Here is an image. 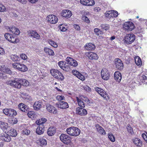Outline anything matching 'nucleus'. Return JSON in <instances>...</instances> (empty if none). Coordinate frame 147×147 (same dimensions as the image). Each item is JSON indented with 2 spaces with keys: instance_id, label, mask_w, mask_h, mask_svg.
<instances>
[{
  "instance_id": "nucleus-1",
  "label": "nucleus",
  "mask_w": 147,
  "mask_h": 147,
  "mask_svg": "<svg viewBox=\"0 0 147 147\" xmlns=\"http://www.w3.org/2000/svg\"><path fill=\"white\" fill-rule=\"evenodd\" d=\"M7 132V134H2L0 135V139L3 141L8 142H10L11 140L10 136L15 137L17 135V133L16 130L9 128Z\"/></svg>"
},
{
  "instance_id": "nucleus-2",
  "label": "nucleus",
  "mask_w": 147,
  "mask_h": 147,
  "mask_svg": "<svg viewBox=\"0 0 147 147\" xmlns=\"http://www.w3.org/2000/svg\"><path fill=\"white\" fill-rule=\"evenodd\" d=\"M66 131L67 133L70 136H77L80 134V130L78 127H71L67 128Z\"/></svg>"
},
{
  "instance_id": "nucleus-3",
  "label": "nucleus",
  "mask_w": 147,
  "mask_h": 147,
  "mask_svg": "<svg viewBox=\"0 0 147 147\" xmlns=\"http://www.w3.org/2000/svg\"><path fill=\"white\" fill-rule=\"evenodd\" d=\"M50 73L54 77L58 79L63 80L64 78L63 75L57 69H51Z\"/></svg>"
},
{
  "instance_id": "nucleus-4",
  "label": "nucleus",
  "mask_w": 147,
  "mask_h": 147,
  "mask_svg": "<svg viewBox=\"0 0 147 147\" xmlns=\"http://www.w3.org/2000/svg\"><path fill=\"white\" fill-rule=\"evenodd\" d=\"M13 67L18 70L23 72L28 70L27 67L25 65L19 63H15L12 64Z\"/></svg>"
},
{
  "instance_id": "nucleus-5",
  "label": "nucleus",
  "mask_w": 147,
  "mask_h": 147,
  "mask_svg": "<svg viewBox=\"0 0 147 147\" xmlns=\"http://www.w3.org/2000/svg\"><path fill=\"white\" fill-rule=\"evenodd\" d=\"M4 36L5 38L8 41L13 43H17L19 42V40L14 35L9 33H6Z\"/></svg>"
},
{
  "instance_id": "nucleus-6",
  "label": "nucleus",
  "mask_w": 147,
  "mask_h": 147,
  "mask_svg": "<svg viewBox=\"0 0 147 147\" xmlns=\"http://www.w3.org/2000/svg\"><path fill=\"white\" fill-rule=\"evenodd\" d=\"M135 39V35L132 33L127 34L124 38L125 42L127 45L132 43Z\"/></svg>"
},
{
  "instance_id": "nucleus-7",
  "label": "nucleus",
  "mask_w": 147,
  "mask_h": 147,
  "mask_svg": "<svg viewBox=\"0 0 147 147\" xmlns=\"http://www.w3.org/2000/svg\"><path fill=\"white\" fill-rule=\"evenodd\" d=\"M20 79H16L15 80L9 81L7 82V84L17 88H21Z\"/></svg>"
},
{
  "instance_id": "nucleus-8",
  "label": "nucleus",
  "mask_w": 147,
  "mask_h": 147,
  "mask_svg": "<svg viewBox=\"0 0 147 147\" xmlns=\"http://www.w3.org/2000/svg\"><path fill=\"white\" fill-rule=\"evenodd\" d=\"M123 27L125 30L128 31H131L134 29L135 26L134 24L132 22H127L124 23Z\"/></svg>"
},
{
  "instance_id": "nucleus-9",
  "label": "nucleus",
  "mask_w": 147,
  "mask_h": 147,
  "mask_svg": "<svg viewBox=\"0 0 147 147\" xmlns=\"http://www.w3.org/2000/svg\"><path fill=\"white\" fill-rule=\"evenodd\" d=\"M46 20L49 23L55 24L57 23L58 19L56 16L53 15H50L47 16Z\"/></svg>"
},
{
  "instance_id": "nucleus-10",
  "label": "nucleus",
  "mask_w": 147,
  "mask_h": 147,
  "mask_svg": "<svg viewBox=\"0 0 147 147\" xmlns=\"http://www.w3.org/2000/svg\"><path fill=\"white\" fill-rule=\"evenodd\" d=\"M61 140L64 144H68L71 141L70 137L69 136L64 134H62L60 136Z\"/></svg>"
},
{
  "instance_id": "nucleus-11",
  "label": "nucleus",
  "mask_w": 147,
  "mask_h": 147,
  "mask_svg": "<svg viewBox=\"0 0 147 147\" xmlns=\"http://www.w3.org/2000/svg\"><path fill=\"white\" fill-rule=\"evenodd\" d=\"M3 111L5 114L8 116H14L17 114L15 110L10 109H3Z\"/></svg>"
},
{
  "instance_id": "nucleus-12",
  "label": "nucleus",
  "mask_w": 147,
  "mask_h": 147,
  "mask_svg": "<svg viewBox=\"0 0 147 147\" xmlns=\"http://www.w3.org/2000/svg\"><path fill=\"white\" fill-rule=\"evenodd\" d=\"M95 90L104 99L107 100L109 99L107 94L101 88L98 87H96L95 88Z\"/></svg>"
},
{
  "instance_id": "nucleus-13",
  "label": "nucleus",
  "mask_w": 147,
  "mask_h": 147,
  "mask_svg": "<svg viewBox=\"0 0 147 147\" xmlns=\"http://www.w3.org/2000/svg\"><path fill=\"white\" fill-rule=\"evenodd\" d=\"M85 54L86 56L90 60H97L99 58L96 53L93 52H86Z\"/></svg>"
},
{
  "instance_id": "nucleus-14",
  "label": "nucleus",
  "mask_w": 147,
  "mask_h": 147,
  "mask_svg": "<svg viewBox=\"0 0 147 147\" xmlns=\"http://www.w3.org/2000/svg\"><path fill=\"white\" fill-rule=\"evenodd\" d=\"M27 35L30 38H33L37 40H39L40 38L39 34L35 30H30L27 32Z\"/></svg>"
},
{
  "instance_id": "nucleus-15",
  "label": "nucleus",
  "mask_w": 147,
  "mask_h": 147,
  "mask_svg": "<svg viewBox=\"0 0 147 147\" xmlns=\"http://www.w3.org/2000/svg\"><path fill=\"white\" fill-rule=\"evenodd\" d=\"M115 64L116 68L118 69L121 70L124 67L123 63L121 59L116 58L115 61Z\"/></svg>"
},
{
  "instance_id": "nucleus-16",
  "label": "nucleus",
  "mask_w": 147,
  "mask_h": 147,
  "mask_svg": "<svg viewBox=\"0 0 147 147\" xmlns=\"http://www.w3.org/2000/svg\"><path fill=\"white\" fill-rule=\"evenodd\" d=\"M118 15L117 12L114 10L109 11H106L105 13V16L109 19L116 17Z\"/></svg>"
},
{
  "instance_id": "nucleus-17",
  "label": "nucleus",
  "mask_w": 147,
  "mask_h": 147,
  "mask_svg": "<svg viewBox=\"0 0 147 147\" xmlns=\"http://www.w3.org/2000/svg\"><path fill=\"white\" fill-rule=\"evenodd\" d=\"M101 75L102 78L105 80H107L110 77V74L108 71L105 68H103L102 69Z\"/></svg>"
},
{
  "instance_id": "nucleus-18",
  "label": "nucleus",
  "mask_w": 147,
  "mask_h": 147,
  "mask_svg": "<svg viewBox=\"0 0 147 147\" xmlns=\"http://www.w3.org/2000/svg\"><path fill=\"white\" fill-rule=\"evenodd\" d=\"M76 113L81 116H85L87 114L86 110L83 108L78 107L76 109Z\"/></svg>"
},
{
  "instance_id": "nucleus-19",
  "label": "nucleus",
  "mask_w": 147,
  "mask_h": 147,
  "mask_svg": "<svg viewBox=\"0 0 147 147\" xmlns=\"http://www.w3.org/2000/svg\"><path fill=\"white\" fill-rule=\"evenodd\" d=\"M66 61L71 65L76 67L78 65L77 61L69 57H68L66 59Z\"/></svg>"
},
{
  "instance_id": "nucleus-20",
  "label": "nucleus",
  "mask_w": 147,
  "mask_h": 147,
  "mask_svg": "<svg viewBox=\"0 0 147 147\" xmlns=\"http://www.w3.org/2000/svg\"><path fill=\"white\" fill-rule=\"evenodd\" d=\"M46 109L49 112L55 114L57 113V110L53 106L47 103L46 105Z\"/></svg>"
},
{
  "instance_id": "nucleus-21",
  "label": "nucleus",
  "mask_w": 147,
  "mask_h": 147,
  "mask_svg": "<svg viewBox=\"0 0 147 147\" xmlns=\"http://www.w3.org/2000/svg\"><path fill=\"white\" fill-rule=\"evenodd\" d=\"M72 13L71 11L68 9L63 10L61 13V16L66 18H70L72 16Z\"/></svg>"
},
{
  "instance_id": "nucleus-22",
  "label": "nucleus",
  "mask_w": 147,
  "mask_h": 147,
  "mask_svg": "<svg viewBox=\"0 0 147 147\" xmlns=\"http://www.w3.org/2000/svg\"><path fill=\"white\" fill-rule=\"evenodd\" d=\"M72 72L73 75L76 76L80 80L84 81L85 80V78L84 76L78 71L76 70H73L72 71Z\"/></svg>"
},
{
  "instance_id": "nucleus-23",
  "label": "nucleus",
  "mask_w": 147,
  "mask_h": 147,
  "mask_svg": "<svg viewBox=\"0 0 147 147\" xmlns=\"http://www.w3.org/2000/svg\"><path fill=\"white\" fill-rule=\"evenodd\" d=\"M57 106L59 108L63 109H67L69 107L68 103L63 101H60L57 104Z\"/></svg>"
},
{
  "instance_id": "nucleus-24",
  "label": "nucleus",
  "mask_w": 147,
  "mask_h": 147,
  "mask_svg": "<svg viewBox=\"0 0 147 147\" xmlns=\"http://www.w3.org/2000/svg\"><path fill=\"white\" fill-rule=\"evenodd\" d=\"M114 77L115 80L118 82L121 81L122 79V76L121 73L119 71H116L114 74Z\"/></svg>"
},
{
  "instance_id": "nucleus-25",
  "label": "nucleus",
  "mask_w": 147,
  "mask_h": 147,
  "mask_svg": "<svg viewBox=\"0 0 147 147\" xmlns=\"http://www.w3.org/2000/svg\"><path fill=\"white\" fill-rule=\"evenodd\" d=\"M132 141L135 145L137 146L140 147L142 146V142L141 140L138 138H133Z\"/></svg>"
},
{
  "instance_id": "nucleus-26",
  "label": "nucleus",
  "mask_w": 147,
  "mask_h": 147,
  "mask_svg": "<svg viewBox=\"0 0 147 147\" xmlns=\"http://www.w3.org/2000/svg\"><path fill=\"white\" fill-rule=\"evenodd\" d=\"M84 48L87 50H94L95 48V46L92 43H88L86 44Z\"/></svg>"
},
{
  "instance_id": "nucleus-27",
  "label": "nucleus",
  "mask_w": 147,
  "mask_h": 147,
  "mask_svg": "<svg viewBox=\"0 0 147 147\" xmlns=\"http://www.w3.org/2000/svg\"><path fill=\"white\" fill-rule=\"evenodd\" d=\"M95 127L97 131L101 134L102 135L105 134L106 132L105 130L99 125L98 124H96L95 126Z\"/></svg>"
},
{
  "instance_id": "nucleus-28",
  "label": "nucleus",
  "mask_w": 147,
  "mask_h": 147,
  "mask_svg": "<svg viewBox=\"0 0 147 147\" xmlns=\"http://www.w3.org/2000/svg\"><path fill=\"white\" fill-rule=\"evenodd\" d=\"M56 129L53 127H50L48 129L47 133L49 136H52L54 135L56 132Z\"/></svg>"
},
{
  "instance_id": "nucleus-29",
  "label": "nucleus",
  "mask_w": 147,
  "mask_h": 147,
  "mask_svg": "<svg viewBox=\"0 0 147 147\" xmlns=\"http://www.w3.org/2000/svg\"><path fill=\"white\" fill-rule=\"evenodd\" d=\"M10 32L16 35H18L20 33V31L18 29L15 27H12L9 28Z\"/></svg>"
},
{
  "instance_id": "nucleus-30",
  "label": "nucleus",
  "mask_w": 147,
  "mask_h": 147,
  "mask_svg": "<svg viewBox=\"0 0 147 147\" xmlns=\"http://www.w3.org/2000/svg\"><path fill=\"white\" fill-rule=\"evenodd\" d=\"M44 127L43 125L39 126L36 129V133L39 135L43 134L44 131Z\"/></svg>"
},
{
  "instance_id": "nucleus-31",
  "label": "nucleus",
  "mask_w": 147,
  "mask_h": 147,
  "mask_svg": "<svg viewBox=\"0 0 147 147\" xmlns=\"http://www.w3.org/2000/svg\"><path fill=\"white\" fill-rule=\"evenodd\" d=\"M28 116L32 119H35L37 118L38 114L33 111H29L27 113Z\"/></svg>"
},
{
  "instance_id": "nucleus-32",
  "label": "nucleus",
  "mask_w": 147,
  "mask_h": 147,
  "mask_svg": "<svg viewBox=\"0 0 147 147\" xmlns=\"http://www.w3.org/2000/svg\"><path fill=\"white\" fill-rule=\"evenodd\" d=\"M42 106V102L40 101L35 102L33 105L34 109L36 110H39Z\"/></svg>"
},
{
  "instance_id": "nucleus-33",
  "label": "nucleus",
  "mask_w": 147,
  "mask_h": 147,
  "mask_svg": "<svg viewBox=\"0 0 147 147\" xmlns=\"http://www.w3.org/2000/svg\"><path fill=\"white\" fill-rule=\"evenodd\" d=\"M81 98V96L79 97H76V99L77 101L78 105L81 107L84 108L85 106V104L83 102V101L82 100V99Z\"/></svg>"
},
{
  "instance_id": "nucleus-34",
  "label": "nucleus",
  "mask_w": 147,
  "mask_h": 147,
  "mask_svg": "<svg viewBox=\"0 0 147 147\" xmlns=\"http://www.w3.org/2000/svg\"><path fill=\"white\" fill-rule=\"evenodd\" d=\"M58 65L59 67L63 70L65 71L67 70L66 69L67 68V67L65 62L62 61H60L58 62Z\"/></svg>"
},
{
  "instance_id": "nucleus-35",
  "label": "nucleus",
  "mask_w": 147,
  "mask_h": 147,
  "mask_svg": "<svg viewBox=\"0 0 147 147\" xmlns=\"http://www.w3.org/2000/svg\"><path fill=\"white\" fill-rule=\"evenodd\" d=\"M44 50L46 53L49 54L50 55L53 56L55 55V53L53 51L49 48L45 47Z\"/></svg>"
},
{
  "instance_id": "nucleus-36",
  "label": "nucleus",
  "mask_w": 147,
  "mask_h": 147,
  "mask_svg": "<svg viewBox=\"0 0 147 147\" xmlns=\"http://www.w3.org/2000/svg\"><path fill=\"white\" fill-rule=\"evenodd\" d=\"M18 107L20 110L23 112H25L27 111V106L23 103L19 104L18 105Z\"/></svg>"
},
{
  "instance_id": "nucleus-37",
  "label": "nucleus",
  "mask_w": 147,
  "mask_h": 147,
  "mask_svg": "<svg viewBox=\"0 0 147 147\" xmlns=\"http://www.w3.org/2000/svg\"><path fill=\"white\" fill-rule=\"evenodd\" d=\"M47 121V119L45 118H42L41 119H37L36 121V123L37 125H41L45 123Z\"/></svg>"
},
{
  "instance_id": "nucleus-38",
  "label": "nucleus",
  "mask_w": 147,
  "mask_h": 147,
  "mask_svg": "<svg viewBox=\"0 0 147 147\" xmlns=\"http://www.w3.org/2000/svg\"><path fill=\"white\" fill-rule=\"evenodd\" d=\"M1 70L4 73L9 74H11L12 73L10 69L9 68L6 67L4 65L3 67H2Z\"/></svg>"
},
{
  "instance_id": "nucleus-39",
  "label": "nucleus",
  "mask_w": 147,
  "mask_h": 147,
  "mask_svg": "<svg viewBox=\"0 0 147 147\" xmlns=\"http://www.w3.org/2000/svg\"><path fill=\"white\" fill-rule=\"evenodd\" d=\"M20 82L21 86L22 85L26 86H28L29 85V82L26 80L25 79H20Z\"/></svg>"
},
{
  "instance_id": "nucleus-40",
  "label": "nucleus",
  "mask_w": 147,
  "mask_h": 147,
  "mask_svg": "<svg viewBox=\"0 0 147 147\" xmlns=\"http://www.w3.org/2000/svg\"><path fill=\"white\" fill-rule=\"evenodd\" d=\"M8 127L7 123L0 121V127L3 130H5Z\"/></svg>"
},
{
  "instance_id": "nucleus-41",
  "label": "nucleus",
  "mask_w": 147,
  "mask_h": 147,
  "mask_svg": "<svg viewBox=\"0 0 147 147\" xmlns=\"http://www.w3.org/2000/svg\"><path fill=\"white\" fill-rule=\"evenodd\" d=\"M135 62L136 64L138 66H141L142 62L140 58L138 56H136L135 57Z\"/></svg>"
},
{
  "instance_id": "nucleus-42",
  "label": "nucleus",
  "mask_w": 147,
  "mask_h": 147,
  "mask_svg": "<svg viewBox=\"0 0 147 147\" xmlns=\"http://www.w3.org/2000/svg\"><path fill=\"white\" fill-rule=\"evenodd\" d=\"M67 24L65 25V24H60L59 26V29L61 31L65 32L66 31L67 29Z\"/></svg>"
},
{
  "instance_id": "nucleus-43",
  "label": "nucleus",
  "mask_w": 147,
  "mask_h": 147,
  "mask_svg": "<svg viewBox=\"0 0 147 147\" xmlns=\"http://www.w3.org/2000/svg\"><path fill=\"white\" fill-rule=\"evenodd\" d=\"M18 122L17 119L13 117L9 119L8 122L11 124H14Z\"/></svg>"
},
{
  "instance_id": "nucleus-44",
  "label": "nucleus",
  "mask_w": 147,
  "mask_h": 147,
  "mask_svg": "<svg viewBox=\"0 0 147 147\" xmlns=\"http://www.w3.org/2000/svg\"><path fill=\"white\" fill-rule=\"evenodd\" d=\"M81 98L82 100L84 101L88 104H90L92 103V102L88 98L86 97H84L83 96H81Z\"/></svg>"
},
{
  "instance_id": "nucleus-45",
  "label": "nucleus",
  "mask_w": 147,
  "mask_h": 147,
  "mask_svg": "<svg viewBox=\"0 0 147 147\" xmlns=\"http://www.w3.org/2000/svg\"><path fill=\"white\" fill-rule=\"evenodd\" d=\"M49 44L53 47L56 48L58 46L56 43L51 40H50L48 41Z\"/></svg>"
},
{
  "instance_id": "nucleus-46",
  "label": "nucleus",
  "mask_w": 147,
  "mask_h": 147,
  "mask_svg": "<svg viewBox=\"0 0 147 147\" xmlns=\"http://www.w3.org/2000/svg\"><path fill=\"white\" fill-rule=\"evenodd\" d=\"M108 138L112 142H114L115 140L114 136L111 133H110L108 134Z\"/></svg>"
},
{
  "instance_id": "nucleus-47",
  "label": "nucleus",
  "mask_w": 147,
  "mask_h": 147,
  "mask_svg": "<svg viewBox=\"0 0 147 147\" xmlns=\"http://www.w3.org/2000/svg\"><path fill=\"white\" fill-rule=\"evenodd\" d=\"M10 59L13 61H17L18 60L19 57L16 55H12L10 56Z\"/></svg>"
},
{
  "instance_id": "nucleus-48",
  "label": "nucleus",
  "mask_w": 147,
  "mask_h": 147,
  "mask_svg": "<svg viewBox=\"0 0 147 147\" xmlns=\"http://www.w3.org/2000/svg\"><path fill=\"white\" fill-rule=\"evenodd\" d=\"M100 27L102 29L105 30H107L109 28V26L108 24H101Z\"/></svg>"
},
{
  "instance_id": "nucleus-49",
  "label": "nucleus",
  "mask_w": 147,
  "mask_h": 147,
  "mask_svg": "<svg viewBox=\"0 0 147 147\" xmlns=\"http://www.w3.org/2000/svg\"><path fill=\"white\" fill-rule=\"evenodd\" d=\"M95 4V2L94 0H88L87 6H93Z\"/></svg>"
},
{
  "instance_id": "nucleus-50",
  "label": "nucleus",
  "mask_w": 147,
  "mask_h": 147,
  "mask_svg": "<svg viewBox=\"0 0 147 147\" xmlns=\"http://www.w3.org/2000/svg\"><path fill=\"white\" fill-rule=\"evenodd\" d=\"M94 32L97 35L99 36L100 34H102V31L98 28H95L94 30Z\"/></svg>"
},
{
  "instance_id": "nucleus-51",
  "label": "nucleus",
  "mask_w": 147,
  "mask_h": 147,
  "mask_svg": "<svg viewBox=\"0 0 147 147\" xmlns=\"http://www.w3.org/2000/svg\"><path fill=\"white\" fill-rule=\"evenodd\" d=\"M22 97L25 99L28 100H31L30 97L28 94H22Z\"/></svg>"
},
{
  "instance_id": "nucleus-52",
  "label": "nucleus",
  "mask_w": 147,
  "mask_h": 147,
  "mask_svg": "<svg viewBox=\"0 0 147 147\" xmlns=\"http://www.w3.org/2000/svg\"><path fill=\"white\" fill-rule=\"evenodd\" d=\"M6 10L5 6L2 3H0V12H4Z\"/></svg>"
},
{
  "instance_id": "nucleus-53",
  "label": "nucleus",
  "mask_w": 147,
  "mask_h": 147,
  "mask_svg": "<svg viewBox=\"0 0 147 147\" xmlns=\"http://www.w3.org/2000/svg\"><path fill=\"white\" fill-rule=\"evenodd\" d=\"M39 141L40 143L43 145H45L47 144V142L46 140L42 138H40Z\"/></svg>"
},
{
  "instance_id": "nucleus-54",
  "label": "nucleus",
  "mask_w": 147,
  "mask_h": 147,
  "mask_svg": "<svg viewBox=\"0 0 147 147\" xmlns=\"http://www.w3.org/2000/svg\"><path fill=\"white\" fill-rule=\"evenodd\" d=\"M56 99L58 100H65V97L63 96L58 95L56 97Z\"/></svg>"
},
{
  "instance_id": "nucleus-55",
  "label": "nucleus",
  "mask_w": 147,
  "mask_h": 147,
  "mask_svg": "<svg viewBox=\"0 0 147 147\" xmlns=\"http://www.w3.org/2000/svg\"><path fill=\"white\" fill-rule=\"evenodd\" d=\"M20 57L22 59L24 60H27L28 58L27 56L24 53L20 54Z\"/></svg>"
},
{
  "instance_id": "nucleus-56",
  "label": "nucleus",
  "mask_w": 147,
  "mask_h": 147,
  "mask_svg": "<svg viewBox=\"0 0 147 147\" xmlns=\"http://www.w3.org/2000/svg\"><path fill=\"white\" fill-rule=\"evenodd\" d=\"M82 20L87 23H89L90 21L88 18L86 16H83L82 18Z\"/></svg>"
},
{
  "instance_id": "nucleus-57",
  "label": "nucleus",
  "mask_w": 147,
  "mask_h": 147,
  "mask_svg": "<svg viewBox=\"0 0 147 147\" xmlns=\"http://www.w3.org/2000/svg\"><path fill=\"white\" fill-rule=\"evenodd\" d=\"M5 54V52L4 49L0 46V55H4Z\"/></svg>"
},
{
  "instance_id": "nucleus-58",
  "label": "nucleus",
  "mask_w": 147,
  "mask_h": 147,
  "mask_svg": "<svg viewBox=\"0 0 147 147\" xmlns=\"http://www.w3.org/2000/svg\"><path fill=\"white\" fill-rule=\"evenodd\" d=\"M127 129L129 132L132 134L133 132V130L132 127L129 125H127Z\"/></svg>"
},
{
  "instance_id": "nucleus-59",
  "label": "nucleus",
  "mask_w": 147,
  "mask_h": 147,
  "mask_svg": "<svg viewBox=\"0 0 147 147\" xmlns=\"http://www.w3.org/2000/svg\"><path fill=\"white\" fill-rule=\"evenodd\" d=\"M84 89L88 92H90L91 91V88L88 86H86L83 87Z\"/></svg>"
},
{
  "instance_id": "nucleus-60",
  "label": "nucleus",
  "mask_w": 147,
  "mask_h": 147,
  "mask_svg": "<svg viewBox=\"0 0 147 147\" xmlns=\"http://www.w3.org/2000/svg\"><path fill=\"white\" fill-rule=\"evenodd\" d=\"M23 132L24 134L28 135L30 133V131L28 129H25L23 131Z\"/></svg>"
},
{
  "instance_id": "nucleus-61",
  "label": "nucleus",
  "mask_w": 147,
  "mask_h": 147,
  "mask_svg": "<svg viewBox=\"0 0 147 147\" xmlns=\"http://www.w3.org/2000/svg\"><path fill=\"white\" fill-rule=\"evenodd\" d=\"M100 8L97 7H95L94 9V11L96 13L99 12L100 11Z\"/></svg>"
},
{
  "instance_id": "nucleus-62",
  "label": "nucleus",
  "mask_w": 147,
  "mask_h": 147,
  "mask_svg": "<svg viewBox=\"0 0 147 147\" xmlns=\"http://www.w3.org/2000/svg\"><path fill=\"white\" fill-rule=\"evenodd\" d=\"M88 0H80V3L82 5H86Z\"/></svg>"
},
{
  "instance_id": "nucleus-63",
  "label": "nucleus",
  "mask_w": 147,
  "mask_h": 147,
  "mask_svg": "<svg viewBox=\"0 0 147 147\" xmlns=\"http://www.w3.org/2000/svg\"><path fill=\"white\" fill-rule=\"evenodd\" d=\"M142 136L143 139L146 142L147 141V136L146 134L143 133L142 134Z\"/></svg>"
},
{
  "instance_id": "nucleus-64",
  "label": "nucleus",
  "mask_w": 147,
  "mask_h": 147,
  "mask_svg": "<svg viewBox=\"0 0 147 147\" xmlns=\"http://www.w3.org/2000/svg\"><path fill=\"white\" fill-rule=\"evenodd\" d=\"M74 28L77 30H80V28L79 26L77 24H74Z\"/></svg>"
}]
</instances>
